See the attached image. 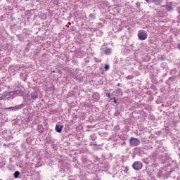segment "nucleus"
Returning <instances> with one entry per match:
<instances>
[{
  "mask_svg": "<svg viewBox=\"0 0 180 180\" xmlns=\"http://www.w3.org/2000/svg\"><path fill=\"white\" fill-rule=\"evenodd\" d=\"M25 92V89L22 86H17L15 88L14 91L10 92V94L13 96H18V95H22Z\"/></svg>",
  "mask_w": 180,
  "mask_h": 180,
  "instance_id": "nucleus-1",
  "label": "nucleus"
},
{
  "mask_svg": "<svg viewBox=\"0 0 180 180\" xmlns=\"http://www.w3.org/2000/svg\"><path fill=\"white\" fill-rule=\"evenodd\" d=\"M139 40H146L147 39V32L144 30H140L138 33Z\"/></svg>",
  "mask_w": 180,
  "mask_h": 180,
  "instance_id": "nucleus-2",
  "label": "nucleus"
},
{
  "mask_svg": "<svg viewBox=\"0 0 180 180\" xmlns=\"http://www.w3.org/2000/svg\"><path fill=\"white\" fill-rule=\"evenodd\" d=\"M134 169H136V171H139V169H141L143 168V164L140 162H135L132 165Z\"/></svg>",
  "mask_w": 180,
  "mask_h": 180,
  "instance_id": "nucleus-3",
  "label": "nucleus"
},
{
  "mask_svg": "<svg viewBox=\"0 0 180 180\" xmlns=\"http://www.w3.org/2000/svg\"><path fill=\"white\" fill-rule=\"evenodd\" d=\"M129 141L131 146H139L140 144V141L136 138L131 137Z\"/></svg>",
  "mask_w": 180,
  "mask_h": 180,
  "instance_id": "nucleus-4",
  "label": "nucleus"
},
{
  "mask_svg": "<svg viewBox=\"0 0 180 180\" xmlns=\"http://www.w3.org/2000/svg\"><path fill=\"white\" fill-rule=\"evenodd\" d=\"M22 108V105H17L14 107H10L6 108L7 110H13L14 112H16V110H19Z\"/></svg>",
  "mask_w": 180,
  "mask_h": 180,
  "instance_id": "nucleus-5",
  "label": "nucleus"
},
{
  "mask_svg": "<svg viewBox=\"0 0 180 180\" xmlns=\"http://www.w3.org/2000/svg\"><path fill=\"white\" fill-rule=\"evenodd\" d=\"M63 127H64L63 125H58L57 124L56 126V131H57V133H61V131H63Z\"/></svg>",
  "mask_w": 180,
  "mask_h": 180,
  "instance_id": "nucleus-6",
  "label": "nucleus"
},
{
  "mask_svg": "<svg viewBox=\"0 0 180 180\" xmlns=\"http://www.w3.org/2000/svg\"><path fill=\"white\" fill-rule=\"evenodd\" d=\"M20 175V172H19L18 171H16L14 173V178H19Z\"/></svg>",
  "mask_w": 180,
  "mask_h": 180,
  "instance_id": "nucleus-7",
  "label": "nucleus"
},
{
  "mask_svg": "<svg viewBox=\"0 0 180 180\" xmlns=\"http://www.w3.org/2000/svg\"><path fill=\"white\" fill-rule=\"evenodd\" d=\"M104 52L105 53V54L109 55V54H110L112 53V49H105L104 51Z\"/></svg>",
  "mask_w": 180,
  "mask_h": 180,
  "instance_id": "nucleus-8",
  "label": "nucleus"
},
{
  "mask_svg": "<svg viewBox=\"0 0 180 180\" xmlns=\"http://www.w3.org/2000/svg\"><path fill=\"white\" fill-rule=\"evenodd\" d=\"M32 99H37V94H32Z\"/></svg>",
  "mask_w": 180,
  "mask_h": 180,
  "instance_id": "nucleus-9",
  "label": "nucleus"
},
{
  "mask_svg": "<svg viewBox=\"0 0 180 180\" xmlns=\"http://www.w3.org/2000/svg\"><path fill=\"white\" fill-rule=\"evenodd\" d=\"M105 70L106 71H108V70H109V65H105Z\"/></svg>",
  "mask_w": 180,
  "mask_h": 180,
  "instance_id": "nucleus-10",
  "label": "nucleus"
},
{
  "mask_svg": "<svg viewBox=\"0 0 180 180\" xmlns=\"http://www.w3.org/2000/svg\"><path fill=\"white\" fill-rule=\"evenodd\" d=\"M89 18H92V19H95V15L94 14H90Z\"/></svg>",
  "mask_w": 180,
  "mask_h": 180,
  "instance_id": "nucleus-11",
  "label": "nucleus"
},
{
  "mask_svg": "<svg viewBox=\"0 0 180 180\" xmlns=\"http://www.w3.org/2000/svg\"><path fill=\"white\" fill-rule=\"evenodd\" d=\"M117 92H118L119 94H120V95H122V89H117Z\"/></svg>",
  "mask_w": 180,
  "mask_h": 180,
  "instance_id": "nucleus-12",
  "label": "nucleus"
},
{
  "mask_svg": "<svg viewBox=\"0 0 180 180\" xmlns=\"http://www.w3.org/2000/svg\"><path fill=\"white\" fill-rule=\"evenodd\" d=\"M108 97L110 99V94H108Z\"/></svg>",
  "mask_w": 180,
  "mask_h": 180,
  "instance_id": "nucleus-13",
  "label": "nucleus"
},
{
  "mask_svg": "<svg viewBox=\"0 0 180 180\" xmlns=\"http://www.w3.org/2000/svg\"><path fill=\"white\" fill-rule=\"evenodd\" d=\"M178 49L180 50V43L178 44Z\"/></svg>",
  "mask_w": 180,
  "mask_h": 180,
  "instance_id": "nucleus-14",
  "label": "nucleus"
},
{
  "mask_svg": "<svg viewBox=\"0 0 180 180\" xmlns=\"http://www.w3.org/2000/svg\"><path fill=\"white\" fill-rule=\"evenodd\" d=\"M115 103H116V98H113Z\"/></svg>",
  "mask_w": 180,
  "mask_h": 180,
  "instance_id": "nucleus-15",
  "label": "nucleus"
},
{
  "mask_svg": "<svg viewBox=\"0 0 180 180\" xmlns=\"http://www.w3.org/2000/svg\"><path fill=\"white\" fill-rule=\"evenodd\" d=\"M146 1L148 4V2H150V0H146Z\"/></svg>",
  "mask_w": 180,
  "mask_h": 180,
  "instance_id": "nucleus-16",
  "label": "nucleus"
}]
</instances>
